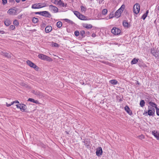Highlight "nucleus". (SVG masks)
Wrapping results in <instances>:
<instances>
[{
	"label": "nucleus",
	"mask_w": 159,
	"mask_h": 159,
	"mask_svg": "<svg viewBox=\"0 0 159 159\" xmlns=\"http://www.w3.org/2000/svg\"><path fill=\"white\" fill-rule=\"evenodd\" d=\"M38 57L39 58L43 60H46L49 61H52L51 58L43 54H39L38 56Z\"/></svg>",
	"instance_id": "1"
},
{
	"label": "nucleus",
	"mask_w": 159,
	"mask_h": 159,
	"mask_svg": "<svg viewBox=\"0 0 159 159\" xmlns=\"http://www.w3.org/2000/svg\"><path fill=\"white\" fill-rule=\"evenodd\" d=\"M155 112V110L154 108L151 107L149 108L148 110V111H145L144 112L143 114L145 115V114L148 113V115L149 116H153L154 115Z\"/></svg>",
	"instance_id": "2"
},
{
	"label": "nucleus",
	"mask_w": 159,
	"mask_h": 159,
	"mask_svg": "<svg viewBox=\"0 0 159 159\" xmlns=\"http://www.w3.org/2000/svg\"><path fill=\"white\" fill-rule=\"evenodd\" d=\"M111 32L115 35H117L121 33V30L119 29L114 27L111 30Z\"/></svg>",
	"instance_id": "3"
},
{
	"label": "nucleus",
	"mask_w": 159,
	"mask_h": 159,
	"mask_svg": "<svg viewBox=\"0 0 159 159\" xmlns=\"http://www.w3.org/2000/svg\"><path fill=\"white\" fill-rule=\"evenodd\" d=\"M31 92L39 98H41L43 97V93L39 91L32 90Z\"/></svg>",
	"instance_id": "4"
},
{
	"label": "nucleus",
	"mask_w": 159,
	"mask_h": 159,
	"mask_svg": "<svg viewBox=\"0 0 159 159\" xmlns=\"http://www.w3.org/2000/svg\"><path fill=\"white\" fill-rule=\"evenodd\" d=\"M140 11V5L138 3H136L134 6L133 11L136 13H138Z\"/></svg>",
	"instance_id": "5"
},
{
	"label": "nucleus",
	"mask_w": 159,
	"mask_h": 159,
	"mask_svg": "<svg viewBox=\"0 0 159 159\" xmlns=\"http://www.w3.org/2000/svg\"><path fill=\"white\" fill-rule=\"evenodd\" d=\"M27 64L30 67L33 68L35 70H38V67L34 63L29 60L26 61Z\"/></svg>",
	"instance_id": "6"
},
{
	"label": "nucleus",
	"mask_w": 159,
	"mask_h": 159,
	"mask_svg": "<svg viewBox=\"0 0 159 159\" xmlns=\"http://www.w3.org/2000/svg\"><path fill=\"white\" fill-rule=\"evenodd\" d=\"M17 9H10L9 10L7 13L10 15H15L17 14Z\"/></svg>",
	"instance_id": "7"
},
{
	"label": "nucleus",
	"mask_w": 159,
	"mask_h": 159,
	"mask_svg": "<svg viewBox=\"0 0 159 159\" xmlns=\"http://www.w3.org/2000/svg\"><path fill=\"white\" fill-rule=\"evenodd\" d=\"M151 53L156 57L159 56V50H156L154 49H152Z\"/></svg>",
	"instance_id": "8"
},
{
	"label": "nucleus",
	"mask_w": 159,
	"mask_h": 159,
	"mask_svg": "<svg viewBox=\"0 0 159 159\" xmlns=\"http://www.w3.org/2000/svg\"><path fill=\"white\" fill-rule=\"evenodd\" d=\"M49 8L50 10L52 11L54 13H56L58 11V8L52 5H50L49 6Z\"/></svg>",
	"instance_id": "9"
},
{
	"label": "nucleus",
	"mask_w": 159,
	"mask_h": 159,
	"mask_svg": "<svg viewBox=\"0 0 159 159\" xmlns=\"http://www.w3.org/2000/svg\"><path fill=\"white\" fill-rule=\"evenodd\" d=\"M96 153L98 156H100L102 155V151L101 147H99L96 149Z\"/></svg>",
	"instance_id": "10"
},
{
	"label": "nucleus",
	"mask_w": 159,
	"mask_h": 159,
	"mask_svg": "<svg viewBox=\"0 0 159 159\" xmlns=\"http://www.w3.org/2000/svg\"><path fill=\"white\" fill-rule=\"evenodd\" d=\"M41 15L49 18L51 16V15L48 12L46 11H42Z\"/></svg>",
	"instance_id": "11"
},
{
	"label": "nucleus",
	"mask_w": 159,
	"mask_h": 159,
	"mask_svg": "<svg viewBox=\"0 0 159 159\" xmlns=\"http://www.w3.org/2000/svg\"><path fill=\"white\" fill-rule=\"evenodd\" d=\"M152 134L158 140H159V133L155 130L152 131Z\"/></svg>",
	"instance_id": "12"
},
{
	"label": "nucleus",
	"mask_w": 159,
	"mask_h": 159,
	"mask_svg": "<svg viewBox=\"0 0 159 159\" xmlns=\"http://www.w3.org/2000/svg\"><path fill=\"white\" fill-rule=\"evenodd\" d=\"M122 13V12L120 11V10L118 9L116 12L115 16L116 18H118L121 16Z\"/></svg>",
	"instance_id": "13"
},
{
	"label": "nucleus",
	"mask_w": 159,
	"mask_h": 159,
	"mask_svg": "<svg viewBox=\"0 0 159 159\" xmlns=\"http://www.w3.org/2000/svg\"><path fill=\"white\" fill-rule=\"evenodd\" d=\"M125 110L127 112L129 115H132V113L131 111L130 110V109L129 108V107L127 106H126L125 107Z\"/></svg>",
	"instance_id": "14"
},
{
	"label": "nucleus",
	"mask_w": 159,
	"mask_h": 159,
	"mask_svg": "<svg viewBox=\"0 0 159 159\" xmlns=\"http://www.w3.org/2000/svg\"><path fill=\"white\" fill-rule=\"evenodd\" d=\"M11 24V21L8 19H6L4 21V24L6 26H9Z\"/></svg>",
	"instance_id": "15"
},
{
	"label": "nucleus",
	"mask_w": 159,
	"mask_h": 159,
	"mask_svg": "<svg viewBox=\"0 0 159 159\" xmlns=\"http://www.w3.org/2000/svg\"><path fill=\"white\" fill-rule=\"evenodd\" d=\"M52 30V27L50 26H47L45 29V31L46 33H49Z\"/></svg>",
	"instance_id": "16"
},
{
	"label": "nucleus",
	"mask_w": 159,
	"mask_h": 159,
	"mask_svg": "<svg viewBox=\"0 0 159 159\" xmlns=\"http://www.w3.org/2000/svg\"><path fill=\"white\" fill-rule=\"evenodd\" d=\"M79 19L82 20H87V19L86 17L80 14V15L79 16V17H78Z\"/></svg>",
	"instance_id": "17"
},
{
	"label": "nucleus",
	"mask_w": 159,
	"mask_h": 159,
	"mask_svg": "<svg viewBox=\"0 0 159 159\" xmlns=\"http://www.w3.org/2000/svg\"><path fill=\"white\" fill-rule=\"evenodd\" d=\"M27 109V107L25 104H23L20 109L21 111L22 112L25 111Z\"/></svg>",
	"instance_id": "18"
},
{
	"label": "nucleus",
	"mask_w": 159,
	"mask_h": 159,
	"mask_svg": "<svg viewBox=\"0 0 159 159\" xmlns=\"http://www.w3.org/2000/svg\"><path fill=\"white\" fill-rule=\"evenodd\" d=\"M39 3H38L33 4L31 8L33 9H38L39 8Z\"/></svg>",
	"instance_id": "19"
},
{
	"label": "nucleus",
	"mask_w": 159,
	"mask_h": 159,
	"mask_svg": "<svg viewBox=\"0 0 159 159\" xmlns=\"http://www.w3.org/2000/svg\"><path fill=\"white\" fill-rule=\"evenodd\" d=\"M57 4L58 5H59L63 7H65V6L64 3L62 2L61 1V0H60L59 1H58V2H57Z\"/></svg>",
	"instance_id": "20"
},
{
	"label": "nucleus",
	"mask_w": 159,
	"mask_h": 159,
	"mask_svg": "<svg viewBox=\"0 0 159 159\" xmlns=\"http://www.w3.org/2000/svg\"><path fill=\"white\" fill-rule=\"evenodd\" d=\"M109 82L112 84L115 85L117 84L118 81L116 80H110Z\"/></svg>",
	"instance_id": "21"
},
{
	"label": "nucleus",
	"mask_w": 159,
	"mask_h": 159,
	"mask_svg": "<svg viewBox=\"0 0 159 159\" xmlns=\"http://www.w3.org/2000/svg\"><path fill=\"white\" fill-rule=\"evenodd\" d=\"M39 8H41L43 7H44L46 6V3H43V2H41V3H39Z\"/></svg>",
	"instance_id": "22"
},
{
	"label": "nucleus",
	"mask_w": 159,
	"mask_h": 159,
	"mask_svg": "<svg viewBox=\"0 0 159 159\" xmlns=\"http://www.w3.org/2000/svg\"><path fill=\"white\" fill-rule=\"evenodd\" d=\"M149 103L150 106L152 107L153 108V107H154L156 109V107H157V105L156 104L153 102H149Z\"/></svg>",
	"instance_id": "23"
},
{
	"label": "nucleus",
	"mask_w": 159,
	"mask_h": 159,
	"mask_svg": "<svg viewBox=\"0 0 159 159\" xmlns=\"http://www.w3.org/2000/svg\"><path fill=\"white\" fill-rule=\"evenodd\" d=\"M148 13V11L147 10L146 13L144 14H143V16L142 17V18L143 19V20H144L147 17Z\"/></svg>",
	"instance_id": "24"
},
{
	"label": "nucleus",
	"mask_w": 159,
	"mask_h": 159,
	"mask_svg": "<svg viewBox=\"0 0 159 159\" xmlns=\"http://www.w3.org/2000/svg\"><path fill=\"white\" fill-rule=\"evenodd\" d=\"M123 25L124 27H128V23L125 20H124L123 21Z\"/></svg>",
	"instance_id": "25"
},
{
	"label": "nucleus",
	"mask_w": 159,
	"mask_h": 159,
	"mask_svg": "<svg viewBox=\"0 0 159 159\" xmlns=\"http://www.w3.org/2000/svg\"><path fill=\"white\" fill-rule=\"evenodd\" d=\"M138 60L139 59H136L135 58L133 59L131 61V64H136L138 62Z\"/></svg>",
	"instance_id": "26"
},
{
	"label": "nucleus",
	"mask_w": 159,
	"mask_h": 159,
	"mask_svg": "<svg viewBox=\"0 0 159 159\" xmlns=\"http://www.w3.org/2000/svg\"><path fill=\"white\" fill-rule=\"evenodd\" d=\"M84 26L87 29H90L92 27V25L91 24H85Z\"/></svg>",
	"instance_id": "27"
},
{
	"label": "nucleus",
	"mask_w": 159,
	"mask_h": 159,
	"mask_svg": "<svg viewBox=\"0 0 159 159\" xmlns=\"http://www.w3.org/2000/svg\"><path fill=\"white\" fill-rule=\"evenodd\" d=\"M62 23L61 21H58L57 23V26L59 28H60L62 26Z\"/></svg>",
	"instance_id": "28"
},
{
	"label": "nucleus",
	"mask_w": 159,
	"mask_h": 159,
	"mask_svg": "<svg viewBox=\"0 0 159 159\" xmlns=\"http://www.w3.org/2000/svg\"><path fill=\"white\" fill-rule=\"evenodd\" d=\"M145 104V102L143 100H141L140 102V105L141 107L144 106Z\"/></svg>",
	"instance_id": "29"
},
{
	"label": "nucleus",
	"mask_w": 159,
	"mask_h": 159,
	"mask_svg": "<svg viewBox=\"0 0 159 159\" xmlns=\"http://www.w3.org/2000/svg\"><path fill=\"white\" fill-rule=\"evenodd\" d=\"M38 21V19L37 18H36L35 17H34L33 18V19H32V21L33 23H37Z\"/></svg>",
	"instance_id": "30"
},
{
	"label": "nucleus",
	"mask_w": 159,
	"mask_h": 159,
	"mask_svg": "<svg viewBox=\"0 0 159 159\" xmlns=\"http://www.w3.org/2000/svg\"><path fill=\"white\" fill-rule=\"evenodd\" d=\"M107 12V9H104L102 11V14L103 15H105L106 14Z\"/></svg>",
	"instance_id": "31"
},
{
	"label": "nucleus",
	"mask_w": 159,
	"mask_h": 159,
	"mask_svg": "<svg viewBox=\"0 0 159 159\" xmlns=\"http://www.w3.org/2000/svg\"><path fill=\"white\" fill-rule=\"evenodd\" d=\"M125 8V5H122L121 7L119 9V10H120V11L122 12L124 10V9Z\"/></svg>",
	"instance_id": "32"
},
{
	"label": "nucleus",
	"mask_w": 159,
	"mask_h": 159,
	"mask_svg": "<svg viewBox=\"0 0 159 159\" xmlns=\"http://www.w3.org/2000/svg\"><path fill=\"white\" fill-rule=\"evenodd\" d=\"M74 13L75 15L78 17H79V16L80 15V13L77 11H74Z\"/></svg>",
	"instance_id": "33"
},
{
	"label": "nucleus",
	"mask_w": 159,
	"mask_h": 159,
	"mask_svg": "<svg viewBox=\"0 0 159 159\" xmlns=\"http://www.w3.org/2000/svg\"><path fill=\"white\" fill-rule=\"evenodd\" d=\"M13 24L14 25H15L16 26H17L18 25L19 23L18 20H15L13 22Z\"/></svg>",
	"instance_id": "34"
},
{
	"label": "nucleus",
	"mask_w": 159,
	"mask_h": 159,
	"mask_svg": "<svg viewBox=\"0 0 159 159\" xmlns=\"http://www.w3.org/2000/svg\"><path fill=\"white\" fill-rule=\"evenodd\" d=\"M64 20L66 21V22L68 23L72 24L73 23L72 21L67 19H64Z\"/></svg>",
	"instance_id": "35"
},
{
	"label": "nucleus",
	"mask_w": 159,
	"mask_h": 159,
	"mask_svg": "<svg viewBox=\"0 0 159 159\" xmlns=\"http://www.w3.org/2000/svg\"><path fill=\"white\" fill-rule=\"evenodd\" d=\"M80 9L81 11H84L86 10L85 7H84L83 6H80Z\"/></svg>",
	"instance_id": "36"
},
{
	"label": "nucleus",
	"mask_w": 159,
	"mask_h": 159,
	"mask_svg": "<svg viewBox=\"0 0 159 159\" xmlns=\"http://www.w3.org/2000/svg\"><path fill=\"white\" fill-rule=\"evenodd\" d=\"M3 56H4L5 57H7V58H10V55L9 53H5L4 54V55Z\"/></svg>",
	"instance_id": "37"
},
{
	"label": "nucleus",
	"mask_w": 159,
	"mask_h": 159,
	"mask_svg": "<svg viewBox=\"0 0 159 159\" xmlns=\"http://www.w3.org/2000/svg\"><path fill=\"white\" fill-rule=\"evenodd\" d=\"M52 45L53 47H57L58 46V45L55 43H52Z\"/></svg>",
	"instance_id": "38"
},
{
	"label": "nucleus",
	"mask_w": 159,
	"mask_h": 159,
	"mask_svg": "<svg viewBox=\"0 0 159 159\" xmlns=\"http://www.w3.org/2000/svg\"><path fill=\"white\" fill-rule=\"evenodd\" d=\"M22 104H23L20 103L16 105V106L17 108H20V109Z\"/></svg>",
	"instance_id": "39"
},
{
	"label": "nucleus",
	"mask_w": 159,
	"mask_h": 159,
	"mask_svg": "<svg viewBox=\"0 0 159 159\" xmlns=\"http://www.w3.org/2000/svg\"><path fill=\"white\" fill-rule=\"evenodd\" d=\"M80 34L79 32L78 31L76 30L75 32V34L76 36H78Z\"/></svg>",
	"instance_id": "40"
},
{
	"label": "nucleus",
	"mask_w": 159,
	"mask_h": 159,
	"mask_svg": "<svg viewBox=\"0 0 159 159\" xmlns=\"http://www.w3.org/2000/svg\"><path fill=\"white\" fill-rule=\"evenodd\" d=\"M156 110L157 115L159 116V109L157 107H156Z\"/></svg>",
	"instance_id": "41"
},
{
	"label": "nucleus",
	"mask_w": 159,
	"mask_h": 159,
	"mask_svg": "<svg viewBox=\"0 0 159 159\" xmlns=\"http://www.w3.org/2000/svg\"><path fill=\"white\" fill-rule=\"evenodd\" d=\"M85 34V31L84 30H82L80 32V35H81L82 36H83Z\"/></svg>",
	"instance_id": "42"
},
{
	"label": "nucleus",
	"mask_w": 159,
	"mask_h": 159,
	"mask_svg": "<svg viewBox=\"0 0 159 159\" xmlns=\"http://www.w3.org/2000/svg\"><path fill=\"white\" fill-rule=\"evenodd\" d=\"M34 99L31 98H29L28 99V101L32 102L33 103L34 102Z\"/></svg>",
	"instance_id": "43"
},
{
	"label": "nucleus",
	"mask_w": 159,
	"mask_h": 159,
	"mask_svg": "<svg viewBox=\"0 0 159 159\" xmlns=\"http://www.w3.org/2000/svg\"><path fill=\"white\" fill-rule=\"evenodd\" d=\"M3 5H5L7 3V0H2Z\"/></svg>",
	"instance_id": "44"
},
{
	"label": "nucleus",
	"mask_w": 159,
	"mask_h": 159,
	"mask_svg": "<svg viewBox=\"0 0 159 159\" xmlns=\"http://www.w3.org/2000/svg\"><path fill=\"white\" fill-rule=\"evenodd\" d=\"M15 28V26L13 25H11L10 26V29L11 30H13Z\"/></svg>",
	"instance_id": "45"
},
{
	"label": "nucleus",
	"mask_w": 159,
	"mask_h": 159,
	"mask_svg": "<svg viewBox=\"0 0 159 159\" xmlns=\"http://www.w3.org/2000/svg\"><path fill=\"white\" fill-rule=\"evenodd\" d=\"M138 137L141 139H143L144 138V136L143 135L139 136Z\"/></svg>",
	"instance_id": "46"
},
{
	"label": "nucleus",
	"mask_w": 159,
	"mask_h": 159,
	"mask_svg": "<svg viewBox=\"0 0 159 159\" xmlns=\"http://www.w3.org/2000/svg\"><path fill=\"white\" fill-rule=\"evenodd\" d=\"M13 104H12V102H11V104H8L6 102V105L7 107H9L11 106V105H13Z\"/></svg>",
	"instance_id": "47"
},
{
	"label": "nucleus",
	"mask_w": 159,
	"mask_h": 159,
	"mask_svg": "<svg viewBox=\"0 0 159 159\" xmlns=\"http://www.w3.org/2000/svg\"><path fill=\"white\" fill-rule=\"evenodd\" d=\"M19 102L18 101H15L12 102V104H13L14 103H18Z\"/></svg>",
	"instance_id": "48"
},
{
	"label": "nucleus",
	"mask_w": 159,
	"mask_h": 159,
	"mask_svg": "<svg viewBox=\"0 0 159 159\" xmlns=\"http://www.w3.org/2000/svg\"><path fill=\"white\" fill-rule=\"evenodd\" d=\"M52 2L55 4H57L58 1L56 0H53Z\"/></svg>",
	"instance_id": "49"
},
{
	"label": "nucleus",
	"mask_w": 159,
	"mask_h": 159,
	"mask_svg": "<svg viewBox=\"0 0 159 159\" xmlns=\"http://www.w3.org/2000/svg\"><path fill=\"white\" fill-rule=\"evenodd\" d=\"M34 103H35L36 104H40V103L38 101L36 100H34Z\"/></svg>",
	"instance_id": "50"
},
{
	"label": "nucleus",
	"mask_w": 159,
	"mask_h": 159,
	"mask_svg": "<svg viewBox=\"0 0 159 159\" xmlns=\"http://www.w3.org/2000/svg\"><path fill=\"white\" fill-rule=\"evenodd\" d=\"M41 14H42V11L37 12H35V14H39V15H41Z\"/></svg>",
	"instance_id": "51"
},
{
	"label": "nucleus",
	"mask_w": 159,
	"mask_h": 159,
	"mask_svg": "<svg viewBox=\"0 0 159 159\" xmlns=\"http://www.w3.org/2000/svg\"><path fill=\"white\" fill-rule=\"evenodd\" d=\"M5 33V32L3 30H1L0 31V34H3Z\"/></svg>",
	"instance_id": "52"
},
{
	"label": "nucleus",
	"mask_w": 159,
	"mask_h": 159,
	"mask_svg": "<svg viewBox=\"0 0 159 159\" xmlns=\"http://www.w3.org/2000/svg\"><path fill=\"white\" fill-rule=\"evenodd\" d=\"M5 53L4 52H0V54H1L2 55H3V56H4V54H5Z\"/></svg>",
	"instance_id": "53"
},
{
	"label": "nucleus",
	"mask_w": 159,
	"mask_h": 159,
	"mask_svg": "<svg viewBox=\"0 0 159 159\" xmlns=\"http://www.w3.org/2000/svg\"><path fill=\"white\" fill-rule=\"evenodd\" d=\"M113 16H111V14L109 15V19H111L112 18Z\"/></svg>",
	"instance_id": "54"
},
{
	"label": "nucleus",
	"mask_w": 159,
	"mask_h": 159,
	"mask_svg": "<svg viewBox=\"0 0 159 159\" xmlns=\"http://www.w3.org/2000/svg\"><path fill=\"white\" fill-rule=\"evenodd\" d=\"M9 1L10 2H14V0H9Z\"/></svg>",
	"instance_id": "55"
},
{
	"label": "nucleus",
	"mask_w": 159,
	"mask_h": 159,
	"mask_svg": "<svg viewBox=\"0 0 159 159\" xmlns=\"http://www.w3.org/2000/svg\"><path fill=\"white\" fill-rule=\"evenodd\" d=\"M20 0H16V1L17 2H19Z\"/></svg>",
	"instance_id": "56"
},
{
	"label": "nucleus",
	"mask_w": 159,
	"mask_h": 159,
	"mask_svg": "<svg viewBox=\"0 0 159 159\" xmlns=\"http://www.w3.org/2000/svg\"><path fill=\"white\" fill-rule=\"evenodd\" d=\"M95 34H92V36H93V37H94V36H95Z\"/></svg>",
	"instance_id": "57"
},
{
	"label": "nucleus",
	"mask_w": 159,
	"mask_h": 159,
	"mask_svg": "<svg viewBox=\"0 0 159 159\" xmlns=\"http://www.w3.org/2000/svg\"><path fill=\"white\" fill-rule=\"evenodd\" d=\"M157 9V10L159 11V6L158 7Z\"/></svg>",
	"instance_id": "58"
},
{
	"label": "nucleus",
	"mask_w": 159,
	"mask_h": 159,
	"mask_svg": "<svg viewBox=\"0 0 159 159\" xmlns=\"http://www.w3.org/2000/svg\"><path fill=\"white\" fill-rule=\"evenodd\" d=\"M22 1H25L26 0H21Z\"/></svg>",
	"instance_id": "59"
},
{
	"label": "nucleus",
	"mask_w": 159,
	"mask_h": 159,
	"mask_svg": "<svg viewBox=\"0 0 159 159\" xmlns=\"http://www.w3.org/2000/svg\"><path fill=\"white\" fill-rule=\"evenodd\" d=\"M84 84V83H83L82 84Z\"/></svg>",
	"instance_id": "60"
}]
</instances>
